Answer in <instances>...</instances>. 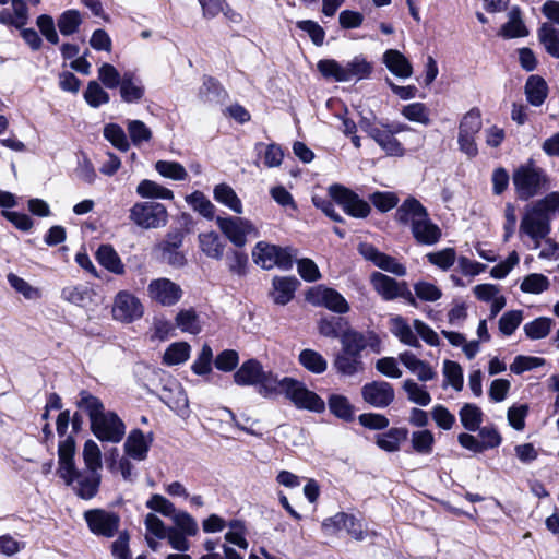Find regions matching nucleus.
<instances>
[{"label":"nucleus","instance_id":"nucleus-50","mask_svg":"<svg viewBox=\"0 0 559 559\" xmlns=\"http://www.w3.org/2000/svg\"><path fill=\"white\" fill-rule=\"evenodd\" d=\"M258 392L264 396L269 397L275 393L282 394V379H278L276 374L271 371H265L262 369V374L258 381Z\"/></svg>","mask_w":559,"mask_h":559},{"label":"nucleus","instance_id":"nucleus-13","mask_svg":"<svg viewBox=\"0 0 559 559\" xmlns=\"http://www.w3.org/2000/svg\"><path fill=\"white\" fill-rule=\"evenodd\" d=\"M361 395L366 403L377 408L389 406L395 396L393 386L385 381H373L361 388Z\"/></svg>","mask_w":559,"mask_h":559},{"label":"nucleus","instance_id":"nucleus-41","mask_svg":"<svg viewBox=\"0 0 559 559\" xmlns=\"http://www.w3.org/2000/svg\"><path fill=\"white\" fill-rule=\"evenodd\" d=\"M330 412L345 421L354 419V407L348 399L341 394H331L328 399Z\"/></svg>","mask_w":559,"mask_h":559},{"label":"nucleus","instance_id":"nucleus-8","mask_svg":"<svg viewBox=\"0 0 559 559\" xmlns=\"http://www.w3.org/2000/svg\"><path fill=\"white\" fill-rule=\"evenodd\" d=\"M331 198L340 204L344 212L355 218H366L371 213L368 201L361 199L354 191L338 185L330 187Z\"/></svg>","mask_w":559,"mask_h":559},{"label":"nucleus","instance_id":"nucleus-17","mask_svg":"<svg viewBox=\"0 0 559 559\" xmlns=\"http://www.w3.org/2000/svg\"><path fill=\"white\" fill-rule=\"evenodd\" d=\"M10 8L0 11V24L22 29L29 22V10L25 0H11Z\"/></svg>","mask_w":559,"mask_h":559},{"label":"nucleus","instance_id":"nucleus-6","mask_svg":"<svg viewBox=\"0 0 559 559\" xmlns=\"http://www.w3.org/2000/svg\"><path fill=\"white\" fill-rule=\"evenodd\" d=\"M129 218L141 228L155 229L166 226L168 213L160 203L136 202L129 211Z\"/></svg>","mask_w":559,"mask_h":559},{"label":"nucleus","instance_id":"nucleus-30","mask_svg":"<svg viewBox=\"0 0 559 559\" xmlns=\"http://www.w3.org/2000/svg\"><path fill=\"white\" fill-rule=\"evenodd\" d=\"M508 22L502 25L499 35L504 38H518L528 35V31L522 20L519 7H513L508 13Z\"/></svg>","mask_w":559,"mask_h":559},{"label":"nucleus","instance_id":"nucleus-64","mask_svg":"<svg viewBox=\"0 0 559 559\" xmlns=\"http://www.w3.org/2000/svg\"><path fill=\"white\" fill-rule=\"evenodd\" d=\"M523 320L521 310H511L504 312L499 319V330L503 335L510 336L519 328Z\"/></svg>","mask_w":559,"mask_h":559},{"label":"nucleus","instance_id":"nucleus-46","mask_svg":"<svg viewBox=\"0 0 559 559\" xmlns=\"http://www.w3.org/2000/svg\"><path fill=\"white\" fill-rule=\"evenodd\" d=\"M554 324V321L547 317H539L524 324L523 330L530 340H540L546 337Z\"/></svg>","mask_w":559,"mask_h":559},{"label":"nucleus","instance_id":"nucleus-62","mask_svg":"<svg viewBox=\"0 0 559 559\" xmlns=\"http://www.w3.org/2000/svg\"><path fill=\"white\" fill-rule=\"evenodd\" d=\"M147 509L160 513L164 516L171 518L173 514L177 511L175 504L159 493H154L150 497V499L145 502Z\"/></svg>","mask_w":559,"mask_h":559},{"label":"nucleus","instance_id":"nucleus-34","mask_svg":"<svg viewBox=\"0 0 559 559\" xmlns=\"http://www.w3.org/2000/svg\"><path fill=\"white\" fill-rule=\"evenodd\" d=\"M162 401L178 415H186L189 408V401L185 391L177 386L175 390L164 389L160 395Z\"/></svg>","mask_w":559,"mask_h":559},{"label":"nucleus","instance_id":"nucleus-59","mask_svg":"<svg viewBox=\"0 0 559 559\" xmlns=\"http://www.w3.org/2000/svg\"><path fill=\"white\" fill-rule=\"evenodd\" d=\"M369 200L382 213L391 211L399 204V197L391 191L373 192L369 195Z\"/></svg>","mask_w":559,"mask_h":559},{"label":"nucleus","instance_id":"nucleus-42","mask_svg":"<svg viewBox=\"0 0 559 559\" xmlns=\"http://www.w3.org/2000/svg\"><path fill=\"white\" fill-rule=\"evenodd\" d=\"M214 199L235 213H242V203L231 187L225 183L217 185L214 189Z\"/></svg>","mask_w":559,"mask_h":559},{"label":"nucleus","instance_id":"nucleus-5","mask_svg":"<svg viewBox=\"0 0 559 559\" xmlns=\"http://www.w3.org/2000/svg\"><path fill=\"white\" fill-rule=\"evenodd\" d=\"M252 255L254 262L264 270H271L274 266L282 270H289L293 267L297 251L292 247L282 248L260 241L255 245Z\"/></svg>","mask_w":559,"mask_h":559},{"label":"nucleus","instance_id":"nucleus-55","mask_svg":"<svg viewBox=\"0 0 559 559\" xmlns=\"http://www.w3.org/2000/svg\"><path fill=\"white\" fill-rule=\"evenodd\" d=\"M8 282L11 287L19 294L23 295L24 298L28 300H36L41 297L40 289L37 287H33L29 283H27L22 277L17 276L14 273H9Z\"/></svg>","mask_w":559,"mask_h":559},{"label":"nucleus","instance_id":"nucleus-63","mask_svg":"<svg viewBox=\"0 0 559 559\" xmlns=\"http://www.w3.org/2000/svg\"><path fill=\"white\" fill-rule=\"evenodd\" d=\"M548 278L545 275L538 273L527 275L520 286L522 292L530 294H540L548 289Z\"/></svg>","mask_w":559,"mask_h":559},{"label":"nucleus","instance_id":"nucleus-26","mask_svg":"<svg viewBox=\"0 0 559 559\" xmlns=\"http://www.w3.org/2000/svg\"><path fill=\"white\" fill-rule=\"evenodd\" d=\"M150 441L140 429L131 430L124 442L126 453L133 460L143 461L147 456Z\"/></svg>","mask_w":559,"mask_h":559},{"label":"nucleus","instance_id":"nucleus-20","mask_svg":"<svg viewBox=\"0 0 559 559\" xmlns=\"http://www.w3.org/2000/svg\"><path fill=\"white\" fill-rule=\"evenodd\" d=\"M333 367L337 373L345 377H354L365 370L362 355L349 353L343 348L335 355Z\"/></svg>","mask_w":559,"mask_h":559},{"label":"nucleus","instance_id":"nucleus-54","mask_svg":"<svg viewBox=\"0 0 559 559\" xmlns=\"http://www.w3.org/2000/svg\"><path fill=\"white\" fill-rule=\"evenodd\" d=\"M483 127L481 112L478 108H472L461 119L459 133L476 135Z\"/></svg>","mask_w":559,"mask_h":559},{"label":"nucleus","instance_id":"nucleus-18","mask_svg":"<svg viewBox=\"0 0 559 559\" xmlns=\"http://www.w3.org/2000/svg\"><path fill=\"white\" fill-rule=\"evenodd\" d=\"M428 215L426 207L414 197H408L396 209L395 221L409 229Z\"/></svg>","mask_w":559,"mask_h":559},{"label":"nucleus","instance_id":"nucleus-10","mask_svg":"<svg viewBox=\"0 0 559 559\" xmlns=\"http://www.w3.org/2000/svg\"><path fill=\"white\" fill-rule=\"evenodd\" d=\"M216 223L223 234L237 247H243L247 237H258L257 227L241 217H217Z\"/></svg>","mask_w":559,"mask_h":559},{"label":"nucleus","instance_id":"nucleus-23","mask_svg":"<svg viewBox=\"0 0 559 559\" xmlns=\"http://www.w3.org/2000/svg\"><path fill=\"white\" fill-rule=\"evenodd\" d=\"M298 285L299 281L294 276L274 277L271 293L273 301L282 306L288 304L294 298Z\"/></svg>","mask_w":559,"mask_h":559},{"label":"nucleus","instance_id":"nucleus-24","mask_svg":"<svg viewBox=\"0 0 559 559\" xmlns=\"http://www.w3.org/2000/svg\"><path fill=\"white\" fill-rule=\"evenodd\" d=\"M400 361L423 382L430 381L436 378V372L428 362L416 357L412 352H403L399 355Z\"/></svg>","mask_w":559,"mask_h":559},{"label":"nucleus","instance_id":"nucleus-27","mask_svg":"<svg viewBox=\"0 0 559 559\" xmlns=\"http://www.w3.org/2000/svg\"><path fill=\"white\" fill-rule=\"evenodd\" d=\"M386 68L396 76L407 79L413 73V68L407 58L395 49H389L383 55Z\"/></svg>","mask_w":559,"mask_h":559},{"label":"nucleus","instance_id":"nucleus-29","mask_svg":"<svg viewBox=\"0 0 559 559\" xmlns=\"http://www.w3.org/2000/svg\"><path fill=\"white\" fill-rule=\"evenodd\" d=\"M513 183L521 200H528L540 193L545 188L543 177H513Z\"/></svg>","mask_w":559,"mask_h":559},{"label":"nucleus","instance_id":"nucleus-47","mask_svg":"<svg viewBox=\"0 0 559 559\" xmlns=\"http://www.w3.org/2000/svg\"><path fill=\"white\" fill-rule=\"evenodd\" d=\"M190 349V345L186 342L174 343L166 349L163 361L167 366L182 364L188 360Z\"/></svg>","mask_w":559,"mask_h":559},{"label":"nucleus","instance_id":"nucleus-57","mask_svg":"<svg viewBox=\"0 0 559 559\" xmlns=\"http://www.w3.org/2000/svg\"><path fill=\"white\" fill-rule=\"evenodd\" d=\"M83 459L87 471L98 473L102 468L100 449L94 440L84 443Z\"/></svg>","mask_w":559,"mask_h":559},{"label":"nucleus","instance_id":"nucleus-60","mask_svg":"<svg viewBox=\"0 0 559 559\" xmlns=\"http://www.w3.org/2000/svg\"><path fill=\"white\" fill-rule=\"evenodd\" d=\"M402 115L409 121L417 122L424 126L430 123L429 110L423 103H412L402 109Z\"/></svg>","mask_w":559,"mask_h":559},{"label":"nucleus","instance_id":"nucleus-58","mask_svg":"<svg viewBox=\"0 0 559 559\" xmlns=\"http://www.w3.org/2000/svg\"><path fill=\"white\" fill-rule=\"evenodd\" d=\"M127 130L135 146L148 142L152 139L151 129L141 120H128Z\"/></svg>","mask_w":559,"mask_h":559},{"label":"nucleus","instance_id":"nucleus-39","mask_svg":"<svg viewBox=\"0 0 559 559\" xmlns=\"http://www.w3.org/2000/svg\"><path fill=\"white\" fill-rule=\"evenodd\" d=\"M462 426L468 431H476L483 423V411L475 404L466 403L459 412Z\"/></svg>","mask_w":559,"mask_h":559},{"label":"nucleus","instance_id":"nucleus-52","mask_svg":"<svg viewBox=\"0 0 559 559\" xmlns=\"http://www.w3.org/2000/svg\"><path fill=\"white\" fill-rule=\"evenodd\" d=\"M199 96L206 103H218L225 96V91L213 78H205L199 90Z\"/></svg>","mask_w":559,"mask_h":559},{"label":"nucleus","instance_id":"nucleus-36","mask_svg":"<svg viewBox=\"0 0 559 559\" xmlns=\"http://www.w3.org/2000/svg\"><path fill=\"white\" fill-rule=\"evenodd\" d=\"M391 332L405 345L420 347V343L407 321L397 316L391 319Z\"/></svg>","mask_w":559,"mask_h":559},{"label":"nucleus","instance_id":"nucleus-33","mask_svg":"<svg viewBox=\"0 0 559 559\" xmlns=\"http://www.w3.org/2000/svg\"><path fill=\"white\" fill-rule=\"evenodd\" d=\"M527 102L533 106H540L547 97V84L538 75H531L525 84Z\"/></svg>","mask_w":559,"mask_h":559},{"label":"nucleus","instance_id":"nucleus-44","mask_svg":"<svg viewBox=\"0 0 559 559\" xmlns=\"http://www.w3.org/2000/svg\"><path fill=\"white\" fill-rule=\"evenodd\" d=\"M201 250L210 258L222 259L224 245L216 233H205L199 236Z\"/></svg>","mask_w":559,"mask_h":559},{"label":"nucleus","instance_id":"nucleus-3","mask_svg":"<svg viewBox=\"0 0 559 559\" xmlns=\"http://www.w3.org/2000/svg\"><path fill=\"white\" fill-rule=\"evenodd\" d=\"M319 72L326 79L336 82L360 81L368 79L372 72V64L362 55H357L346 63L334 59H321L317 63Z\"/></svg>","mask_w":559,"mask_h":559},{"label":"nucleus","instance_id":"nucleus-53","mask_svg":"<svg viewBox=\"0 0 559 559\" xmlns=\"http://www.w3.org/2000/svg\"><path fill=\"white\" fill-rule=\"evenodd\" d=\"M403 390L407 394V399L417 405L427 406L431 402V396L425 386L419 385L412 379H407L403 383Z\"/></svg>","mask_w":559,"mask_h":559},{"label":"nucleus","instance_id":"nucleus-32","mask_svg":"<svg viewBox=\"0 0 559 559\" xmlns=\"http://www.w3.org/2000/svg\"><path fill=\"white\" fill-rule=\"evenodd\" d=\"M537 37L546 52L559 59V29L550 23H543L537 31Z\"/></svg>","mask_w":559,"mask_h":559},{"label":"nucleus","instance_id":"nucleus-48","mask_svg":"<svg viewBox=\"0 0 559 559\" xmlns=\"http://www.w3.org/2000/svg\"><path fill=\"white\" fill-rule=\"evenodd\" d=\"M411 443L416 453L428 455L433 450V433L427 429L414 431L411 437Z\"/></svg>","mask_w":559,"mask_h":559},{"label":"nucleus","instance_id":"nucleus-7","mask_svg":"<svg viewBox=\"0 0 559 559\" xmlns=\"http://www.w3.org/2000/svg\"><path fill=\"white\" fill-rule=\"evenodd\" d=\"M83 518L88 530L96 536L114 537L120 526V516L105 509H91L84 512Z\"/></svg>","mask_w":559,"mask_h":559},{"label":"nucleus","instance_id":"nucleus-35","mask_svg":"<svg viewBox=\"0 0 559 559\" xmlns=\"http://www.w3.org/2000/svg\"><path fill=\"white\" fill-rule=\"evenodd\" d=\"M175 321L176 326L185 333L197 335L202 331V322L193 308L181 309L177 313Z\"/></svg>","mask_w":559,"mask_h":559},{"label":"nucleus","instance_id":"nucleus-12","mask_svg":"<svg viewBox=\"0 0 559 559\" xmlns=\"http://www.w3.org/2000/svg\"><path fill=\"white\" fill-rule=\"evenodd\" d=\"M148 297L165 307L176 305L182 297L181 287L175 282L162 277L151 281L147 286Z\"/></svg>","mask_w":559,"mask_h":559},{"label":"nucleus","instance_id":"nucleus-25","mask_svg":"<svg viewBox=\"0 0 559 559\" xmlns=\"http://www.w3.org/2000/svg\"><path fill=\"white\" fill-rule=\"evenodd\" d=\"M371 284L374 290L384 300L399 298V294H401L400 290L403 286V282H397L396 280L380 272H374L371 275Z\"/></svg>","mask_w":559,"mask_h":559},{"label":"nucleus","instance_id":"nucleus-28","mask_svg":"<svg viewBox=\"0 0 559 559\" xmlns=\"http://www.w3.org/2000/svg\"><path fill=\"white\" fill-rule=\"evenodd\" d=\"M262 365L255 359L245 361L234 373V381L238 385H257L262 374Z\"/></svg>","mask_w":559,"mask_h":559},{"label":"nucleus","instance_id":"nucleus-1","mask_svg":"<svg viewBox=\"0 0 559 559\" xmlns=\"http://www.w3.org/2000/svg\"><path fill=\"white\" fill-rule=\"evenodd\" d=\"M76 406L85 412L90 418L91 431L103 442L118 443L126 435V425L122 419L111 411H106L103 402L88 391H81L75 402Z\"/></svg>","mask_w":559,"mask_h":559},{"label":"nucleus","instance_id":"nucleus-11","mask_svg":"<svg viewBox=\"0 0 559 559\" xmlns=\"http://www.w3.org/2000/svg\"><path fill=\"white\" fill-rule=\"evenodd\" d=\"M144 308L142 302L133 294L121 290L119 292L112 305V317L114 319L130 323L143 316Z\"/></svg>","mask_w":559,"mask_h":559},{"label":"nucleus","instance_id":"nucleus-14","mask_svg":"<svg viewBox=\"0 0 559 559\" xmlns=\"http://www.w3.org/2000/svg\"><path fill=\"white\" fill-rule=\"evenodd\" d=\"M359 251L366 260L371 261L379 269L396 276L406 275V267L402 263H400L395 258L380 252L372 245H361Z\"/></svg>","mask_w":559,"mask_h":559},{"label":"nucleus","instance_id":"nucleus-21","mask_svg":"<svg viewBox=\"0 0 559 559\" xmlns=\"http://www.w3.org/2000/svg\"><path fill=\"white\" fill-rule=\"evenodd\" d=\"M367 133L378 143V145L392 156H401L404 154V148L394 136V131L385 127H369Z\"/></svg>","mask_w":559,"mask_h":559},{"label":"nucleus","instance_id":"nucleus-51","mask_svg":"<svg viewBox=\"0 0 559 559\" xmlns=\"http://www.w3.org/2000/svg\"><path fill=\"white\" fill-rule=\"evenodd\" d=\"M104 138L121 152L130 148L124 130L117 123H108L104 127Z\"/></svg>","mask_w":559,"mask_h":559},{"label":"nucleus","instance_id":"nucleus-22","mask_svg":"<svg viewBox=\"0 0 559 559\" xmlns=\"http://www.w3.org/2000/svg\"><path fill=\"white\" fill-rule=\"evenodd\" d=\"M411 233L417 243L425 246L436 245L442 235L439 226L429 218V214L417 222V224L411 228Z\"/></svg>","mask_w":559,"mask_h":559},{"label":"nucleus","instance_id":"nucleus-2","mask_svg":"<svg viewBox=\"0 0 559 559\" xmlns=\"http://www.w3.org/2000/svg\"><path fill=\"white\" fill-rule=\"evenodd\" d=\"M559 210V193L554 192L533 205L526 206L525 214L520 224V231L527 235L534 241V248L540 246L546 239L551 227V214Z\"/></svg>","mask_w":559,"mask_h":559},{"label":"nucleus","instance_id":"nucleus-45","mask_svg":"<svg viewBox=\"0 0 559 559\" xmlns=\"http://www.w3.org/2000/svg\"><path fill=\"white\" fill-rule=\"evenodd\" d=\"M119 86L121 98L127 103H135L144 95L143 86L134 82L131 73H124Z\"/></svg>","mask_w":559,"mask_h":559},{"label":"nucleus","instance_id":"nucleus-16","mask_svg":"<svg viewBox=\"0 0 559 559\" xmlns=\"http://www.w3.org/2000/svg\"><path fill=\"white\" fill-rule=\"evenodd\" d=\"M66 484L68 486H73L75 493L80 498L90 500L98 492L100 475L90 471L80 472L75 468V472L72 475V480Z\"/></svg>","mask_w":559,"mask_h":559},{"label":"nucleus","instance_id":"nucleus-9","mask_svg":"<svg viewBox=\"0 0 559 559\" xmlns=\"http://www.w3.org/2000/svg\"><path fill=\"white\" fill-rule=\"evenodd\" d=\"M341 348L361 355L362 350L370 348L373 353H381V340L373 331L359 332L347 329L340 336Z\"/></svg>","mask_w":559,"mask_h":559},{"label":"nucleus","instance_id":"nucleus-4","mask_svg":"<svg viewBox=\"0 0 559 559\" xmlns=\"http://www.w3.org/2000/svg\"><path fill=\"white\" fill-rule=\"evenodd\" d=\"M282 394L289 400L298 409L322 413L325 409V402L313 391H310L305 383L294 378L282 379Z\"/></svg>","mask_w":559,"mask_h":559},{"label":"nucleus","instance_id":"nucleus-15","mask_svg":"<svg viewBox=\"0 0 559 559\" xmlns=\"http://www.w3.org/2000/svg\"><path fill=\"white\" fill-rule=\"evenodd\" d=\"M308 300L337 313H346L349 310L345 298L333 288L318 287L309 293Z\"/></svg>","mask_w":559,"mask_h":559},{"label":"nucleus","instance_id":"nucleus-49","mask_svg":"<svg viewBox=\"0 0 559 559\" xmlns=\"http://www.w3.org/2000/svg\"><path fill=\"white\" fill-rule=\"evenodd\" d=\"M170 519L178 532L185 533L188 536H195L199 533L197 520L187 511L177 509Z\"/></svg>","mask_w":559,"mask_h":559},{"label":"nucleus","instance_id":"nucleus-61","mask_svg":"<svg viewBox=\"0 0 559 559\" xmlns=\"http://www.w3.org/2000/svg\"><path fill=\"white\" fill-rule=\"evenodd\" d=\"M84 98L91 107L98 108L109 102V94L96 81H91L84 92Z\"/></svg>","mask_w":559,"mask_h":559},{"label":"nucleus","instance_id":"nucleus-38","mask_svg":"<svg viewBox=\"0 0 559 559\" xmlns=\"http://www.w3.org/2000/svg\"><path fill=\"white\" fill-rule=\"evenodd\" d=\"M136 192L144 199L171 200L174 198L170 189L150 179L142 180L136 187Z\"/></svg>","mask_w":559,"mask_h":559},{"label":"nucleus","instance_id":"nucleus-37","mask_svg":"<svg viewBox=\"0 0 559 559\" xmlns=\"http://www.w3.org/2000/svg\"><path fill=\"white\" fill-rule=\"evenodd\" d=\"M94 293L86 285L67 286L61 292V298L79 307H86L92 302Z\"/></svg>","mask_w":559,"mask_h":559},{"label":"nucleus","instance_id":"nucleus-40","mask_svg":"<svg viewBox=\"0 0 559 559\" xmlns=\"http://www.w3.org/2000/svg\"><path fill=\"white\" fill-rule=\"evenodd\" d=\"M406 429L391 428L388 432L377 436V445L386 452H395L400 449L401 442L406 440Z\"/></svg>","mask_w":559,"mask_h":559},{"label":"nucleus","instance_id":"nucleus-43","mask_svg":"<svg viewBox=\"0 0 559 559\" xmlns=\"http://www.w3.org/2000/svg\"><path fill=\"white\" fill-rule=\"evenodd\" d=\"M298 359L300 365L312 373H323L328 368L325 358L313 349L301 350Z\"/></svg>","mask_w":559,"mask_h":559},{"label":"nucleus","instance_id":"nucleus-19","mask_svg":"<svg viewBox=\"0 0 559 559\" xmlns=\"http://www.w3.org/2000/svg\"><path fill=\"white\" fill-rule=\"evenodd\" d=\"M74 454H75V441L72 437H67L63 441L59 443L58 447V474L60 478L64 480V483H69L72 480V475L75 472L74 465Z\"/></svg>","mask_w":559,"mask_h":559},{"label":"nucleus","instance_id":"nucleus-56","mask_svg":"<svg viewBox=\"0 0 559 559\" xmlns=\"http://www.w3.org/2000/svg\"><path fill=\"white\" fill-rule=\"evenodd\" d=\"M82 23L81 14L78 10H67L58 19V27L63 36L74 34Z\"/></svg>","mask_w":559,"mask_h":559},{"label":"nucleus","instance_id":"nucleus-31","mask_svg":"<svg viewBox=\"0 0 559 559\" xmlns=\"http://www.w3.org/2000/svg\"><path fill=\"white\" fill-rule=\"evenodd\" d=\"M96 259L109 272L117 275L124 274V265L111 246L102 245L96 251Z\"/></svg>","mask_w":559,"mask_h":559}]
</instances>
